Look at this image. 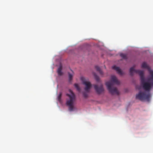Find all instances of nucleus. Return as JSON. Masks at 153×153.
Listing matches in <instances>:
<instances>
[{"label": "nucleus", "instance_id": "obj_9", "mask_svg": "<svg viewBox=\"0 0 153 153\" xmlns=\"http://www.w3.org/2000/svg\"><path fill=\"white\" fill-rule=\"evenodd\" d=\"M95 68L96 69L97 71L99 72L100 74L101 75H102L103 74V72L101 70L100 68L98 66H96L95 67Z\"/></svg>", "mask_w": 153, "mask_h": 153}, {"label": "nucleus", "instance_id": "obj_7", "mask_svg": "<svg viewBox=\"0 0 153 153\" xmlns=\"http://www.w3.org/2000/svg\"><path fill=\"white\" fill-rule=\"evenodd\" d=\"M62 66L61 65H60L57 70V73L59 75H62Z\"/></svg>", "mask_w": 153, "mask_h": 153}, {"label": "nucleus", "instance_id": "obj_15", "mask_svg": "<svg viewBox=\"0 0 153 153\" xmlns=\"http://www.w3.org/2000/svg\"><path fill=\"white\" fill-rule=\"evenodd\" d=\"M83 95L84 97L85 98H86L88 97L87 94L85 92H84L83 93Z\"/></svg>", "mask_w": 153, "mask_h": 153}, {"label": "nucleus", "instance_id": "obj_3", "mask_svg": "<svg viewBox=\"0 0 153 153\" xmlns=\"http://www.w3.org/2000/svg\"><path fill=\"white\" fill-rule=\"evenodd\" d=\"M69 91L70 94H66L68 97L69 99L67 100L66 104L69 107V110L70 111H72L74 110V103L76 100V96L71 90L69 89Z\"/></svg>", "mask_w": 153, "mask_h": 153}, {"label": "nucleus", "instance_id": "obj_12", "mask_svg": "<svg viewBox=\"0 0 153 153\" xmlns=\"http://www.w3.org/2000/svg\"><path fill=\"white\" fill-rule=\"evenodd\" d=\"M62 93H60L58 97V101L59 102H60L61 101V98L62 97Z\"/></svg>", "mask_w": 153, "mask_h": 153}, {"label": "nucleus", "instance_id": "obj_1", "mask_svg": "<svg viewBox=\"0 0 153 153\" xmlns=\"http://www.w3.org/2000/svg\"><path fill=\"white\" fill-rule=\"evenodd\" d=\"M129 72L131 76L133 75L134 73L138 74L139 75L143 88L145 90L144 91H140L136 95V98L141 101H149L151 97L150 91L153 86V70H149L150 76L148 79V82L145 81L143 71L135 70L134 67H132L130 68Z\"/></svg>", "mask_w": 153, "mask_h": 153}, {"label": "nucleus", "instance_id": "obj_4", "mask_svg": "<svg viewBox=\"0 0 153 153\" xmlns=\"http://www.w3.org/2000/svg\"><path fill=\"white\" fill-rule=\"evenodd\" d=\"M81 79L83 84L85 86V87L84 88L85 90L87 92H88L91 86V83L87 81L84 77H81Z\"/></svg>", "mask_w": 153, "mask_h": 153}, {"label": "nucleus", "instance_id": "obj_10", "mask_svg": "<svg viewBox=\"0 0 153 153\" xmlns=\"http://www.w3.org/2000/svg\"><path fill=\"white\" fill-rule=\"evenodd\" d=\"M120 56L121 57H122L123 59H127V56L126 55V54L121 53L120 54Z\"/></svg>", "mask_w": 153, "mask_h": 153}, {"label": "nucleus", "instance_id": "obj_14", "mask_svg": "<svg viewBox=\"0 0 153 153\" xmlns=\"http://www.w3.org/2000/svg\"><path fill=\"white\" fill-rule=\"evenodd\" d=\"M94 78L96 80V81H98L99 80V77L98 76L96 75L95 74H94Z\"/></svg>", "mask_w": 153, "mask_h": 153}, {"label": "nucleus", "instance_id": "obj_2", "mask_svg": "<svg viewBox=\"0 0 153 153\" xmlns=\"http://www.w3.org/2000/svg\"><path fill=\"white\" fill-rule=\"evenodd\" d=\"M120 82L117 79L116 77L114 76H111V80L110 81L106 82V85L109 92L112 94H116L117 95L119 94V91L116 88L113 87L114 84L119 85Z\"/></svg>", "mask_w": 153, "mask_h": 153}, {"label": "nucleus", "instance_id": "obj_5", "mask_svg": "<svg viewBox=\"0 0 153 153\" xmlns=\"http://www.w3.org/2000/svg\"><path fill=\"white\" fill-rule=\"evenodd\" d=\"M94 87L95 90L98 94H100L103 92L104 91V88L102 85H101L99 86L97 85H94Z\"/></svg>", "mask_w": 153, "mask_h": 153}, {"label": "nucleus", "instance_id": "obj_8", "mask_svg": "<svg viewBox=\"0 0 153 153\" xmlns=\"http://www.w3.org/2000/svg\"><path fill=\"white\" fill-rule=\"evenodd\" d=\"M141 67L142 68H145L148 69H149V66L145 62H144L142 64Z\"/></svg>", "mask_w": 153, "mask_h": 153}, {"label": "nucleus", "instance_id": "obj_13", "mask_svg": "<svg viewBox=\"0 0 153 153\" xmlns=\"http://www.w3.org/2000/svg\"><path fill=\"white\" fill-rule=\"evenodd\" d=\"M68 76L69 81L70 82L72 79L73 75L72 74L68 73Z\"/></svg>", "mask_w": 153, "mask_h": 153}, {"label": "nucleus", "instance_id": "obj_6", "mask_svg": "<svg viewBox=\"0 0 153 153\" xmlns=\"http://www.w3.org/2000/svg\"><path fill=\"white\" fill-rule=\"evenodd\" d=\"M112 68L115 70L120 75H122L123 74V72L119 67L116 66H114L112 67Z\"/></svg>", "mask_w": 153, "mask_h": 153}, {"label": "nucleus", "instance_id": "obj_11", "mask_svg": "<svg viewBox=\"0 0 153 153\" xmlns=\"http://www.w3.org/2000/svg\"><path fill=\"white\" fill-rule=\"evenodd\" d=\"M74 85L75 87L77 89V90L79 91H80V88L78 84H75Z\"/></svg>", "mask_w": 153, "mask_h": 153}]
</instances>
